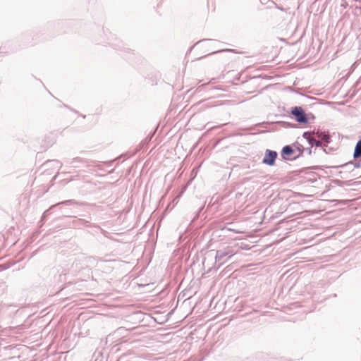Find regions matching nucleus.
Masks as SVG:
<instances>
[{"label":"nucleus","instance_id":"nucleus-4","mask_svg":"<svg viewBox=\"0 0 361 361\" xmlns=\"http://www.w3.org/2000/svg\"><path fill=\"white\" fill-rule=\"evenodd\" d=\"M355 158L361 157V140L357 142L353 154Z\"/></svg>","mask_w":361,"mask_h":361},{"label":"nucleus","instance_id":"nucleus-3","mask_svg":"<svg viewBox=\"0 0 361 361\" xmlns=\"http://www.w3.org/2000/svg\"><path fill=\"white\" fill-rule=\"evenodd\" d=\"M294 151L292 147L289 145L283 147L282 149L281 154L284 159H288L293 154Z\"/></svg>","mask_w":361,"mask_h":361},{"label":"nucleus","instance_id":"nucleus-2","mask_svg":"<svg viewBox=\"0 0 361 361\" xmlns=\"http://www.w3.org/2000/svg\"><path fill=\"white\" fill-rule=\"evenodd\" d=\"M276 157V152L267 149L262 162L267 165L273 166L275 164V160Z\"/></svg>","mask_w":361,"mask_h":361},{"label":"nucleus","instance_id":"nucleus-1","mask_svg":"<svg viewBox=\"0 0 361 361\" xmlns=\"http://www.w3.org/2000/svg\"><path fill=\"white\" fill-rule=\"evenodd\" d=\"M291 114L298 123H306L307 122L306 114L300 106H295L292 108Z\"/></svg>","mask_w":361,"mask_h":361}]
</instances>
